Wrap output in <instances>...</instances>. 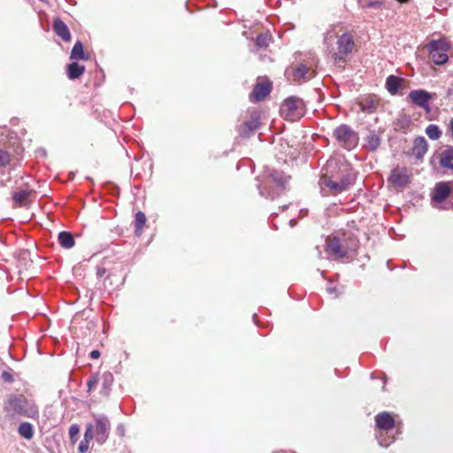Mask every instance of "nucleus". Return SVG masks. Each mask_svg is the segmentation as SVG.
Instances as JSON below:
<instances>
[{
    "label": "nucleus",
    "instance_id": "6ab92c4d",
    "mask_svg": "<svg viewBox=\"0 0 453 453\" xmlns=\"http://www.w3.org/2000/svg\"><path fill=\"white\" fill-rule=\"evenodd\" d=\"M450 188L446 182H439L435 185L433 200L434 202H443L449 195Z\"/></svg>",
    "mask_w": 453,
    "mask_h": 453
},
{
    "label": "nucleus",
    "instance_id": "39448f33",
    "mask_svg": "<svg viewBox=\"0 0 453 453\" xmlns=\"http://www.w3.org/2000/svg\"><path fill=\"white\" fill-rule=\"evenodd\" d=\"M280 111L281 116L286 119L296 121L304 115L305 104L303 99L296 96H291L284 100Z\"/></svg>",
    "mask_w": 453,
    "mask_h": 453
},
{
    "label": "nucleus",
    "instance_id": "a211bd4d",
    "mask_svg": "<svg viewBox=\"0 0 453 453\" xmlns=\"http://www.w3.org/2000/svg\"><path fill=\"white\" fill-rule=\"evenodd\" d=\"M33 195L32 190L23 189L17 192H14L12 195V198L15 205L17 206H27L29 204L31 201V196Z\"/></svg>",
    "mask_w": 453,
    "mask_h": 453
},
{
    "label": "nucleus",
    "instance_id": "aec40b11",
    "mask_svg": "<svg viewBox=\"0 0 453 453\" xmlns=\"http://www.w3.org/2000/svg\"><path fill=\"white\" fill-rule=\"evenodd\" d=\"M113 383V375L110 372H105L99 374V384L101 385L100 393L104 395H108Z\"/></svg>",
    "mask_w": 453,
    "mask_h": 453
},
{
    "label": "nucleus",
    "instance_id": "b1692460",
    "mask_svg": "<svg viewBox=\"0 0 453 453\" xmlns=\"http://www.w3.org/2000/svg\"><path fill=\"white\" fill-rule=\"evenodd\" d=\"M85 72V66L76 62H73L67 65V76L70 80L78 79Z\"/></svg>",
    "mask_w": 453,
    "mask_h": 453
},
{
    "label": "nucleus",
    "instance_id": "a878e982",
    "mask_svg": "<svg viewBox=\"0 0 453 453\" xmlns=\"http://www.w3.org/2000/svg\"><path fill=\"white\" fill-rule=\"evenodd\" d=\"M70 58L73 60H83L86 59L83 45L80 41H77L71 51Z\"/></svg>",
    "mask_w": 453,
    "mask_h": 453
},
{
    "label": "nucleus",
    "instance_id": "e433bc0d",
    "mask_svg": "<svg viewBox=\"0 0 453 453\" xmlns=\"http://www.w3.org/2000/svg\"><path fill=\"white\" fill-rule=\"evenodd\" d=\"M2 379L5 381V382H9V383H12L14 380H13V376L12 374L10 372H7V371H4L3 373H2Z\"/></svg>",
    "mask_w": 453,
    "mask_h": 453
},
{
    "label": "nucleus",
    "instance_id": "4468645a",
    "mask_svg": "<svg viewBox=\"0 0 453 453\" xmlns=\"http://www.w3.org/2000/svg\"><path fill=\"white\" fill-rule=\"evenodd\" d=\"M382 134L383 131L370 130L365 138V147L371 151H375L381 143Z\"/></svg>",
    "mask_w": 453,
    "mask_h": 453
},
{
    "label": "nucleus",
    "instance_id": "79ce46f5",
    "mask_svg": "<svg viewBox=\"0 0 453 453\" xmlns=\"http://www.w3.org/2000/svg\"><path fill=\"white\" fill-rule=\"evenodd\" d=\"M326 291L329 293V294H335V296H337L338 294H337V289L336 288L334 287H327L326 288Z\"/></svg>",
    "mask_w": 453,
    "mask_h": 453
},
{
    "label": "nucleus",
    "instance_id": "2eb2a0df",
    "mask_svg": "<svg viewBox=\"0 0 453 453\" xmlns=\"http://www.w3.org/2000/svg\"><path fill=\"white\" fill-rule=\"evenodd\" d=\"M52 28L56 35L64 42H69L71 40V34L68 27L59 18L54 19Z\"/></svg>",
    "mask_w": 453,
    "mask_h": 453
},
{
    "label": "nucleus",
    "instance_id": "dca6fc26",
    "mask_svg": "<svg viewBox=\"0 0 453 453\" xmlns=\"http://www.w3.org/2000/svg\"><path fill=\"white\" fill-rule=\"evenodd\" d=\"M427 147V142L424 137H417L413 142L412 154L416 158L421 159L426 153Z\"/></svg>",
    "mask_w": 453,
    "mask_h": 453
},
{
    "label": "nucleus",
    "instance_id": "9d476101",
    "mask_svg": "<svg viewBox=\"0 0 453 453\" xmlns=\"http://www.w3.org/2000/svg\"><path fill=\"white\" fill-rule=\"evenodd\" d=\"M388 183L395 187L403 188L410 182V174L406 167L396 166L391 170L388 178Z\"/></svg>",
    "mask_w": 453,
    "mask_h": 453
},
{
    "label": "nucleus",
    "instance_id": "c03bdc74",
    "mask_svg": "<svg viewBox=\"0 0 453 453\" xmlns=\"http://www.w3.org/2000/svg\"><path fill=\"white\" fill-rule=\"evenodd\" d=\"M449 131L451 132V134L453 136V118L449 121Z\"/></svg>",
    "mask_w": 453,
    "mask_h": 453
},
{
    "label": "nucleus",
    "instance_id": "ddd939ff",
    "mask_svg": "<svg viewBox=\"0 0 453 453\" xmlns=\"http://www.w3.org/2000/svg\"><path fill=\"white\" fill-rule=\"evenodd\" d=\"M272 84L270 82L257 83L250 95V101L260 102L264 100L271 92Z\"/></svg>",
    "mask_w": 453,
    "mask_h": 453
},
{
    "label": "nucleus",
    "instance_id": "412c9836",
    "mask_svg": "<svg viewBox=\"0 0 453 453\" xmlns=\"http://www.w3.org/2000/svg\"><path fill=\"white\" fill-rule=\"evenodd\" d=\"M403 79L395 75H389L386 80V88L391 95H395L403 86Z\"/></svg>",
    "mask_w": 453,
    "mask_h": 453
},
{
    "label": "nucleus",
    "instance_id": "393cba45",
    "mask_svg": "<svg viewBox=\"0 0 453 453\" xmlns=\"http://www.w3.org/2000/svg\"><path fill=\"white\" fill-rule=\"evenodd\" d=\"M58 242L65 249H71L74 246V238L70 232L62 231L58 234Z\"/></svg>",
    "mask_w": 453,
    "mask_h": 453
},
{
    "label": "nucleus",
    "instance_id": "f3484780",
    "mask_svg": "<svg viewBox=\"0 0 453 453\" xmlns=\"http://www.w3.org/2000/svg\"><path fill=\"white\" fill-rule=\"evenodd\" d=\"M440 165L453 172V146H447L440 155Z\"/></svg>",
    "mask_w": 453,
    "mask_h": 453
},
{
    "label": "nucleus",
    "instance_id": "ea45409f",
    "mask_svg": "<svg viewBox=\"0 0 453 453\" xmlns=\"http://www.w3.org/2000/svg\"><path fill=\"white\" fill-rule=\"evenodd\" d=\"M364 107L368 109L370 111H372L373 109L375 108V106L373 104V102L372 101H368V100L365 102V105Z\"/></svg>",
    "mask_w": 453,
    "mask_h": 453
},
{
    "label": "nucleus",
    "instance_id": "c85d7f7f",
    "mask_svg": "<svg viewBox=\"0 0 453 453\" xmlns=\"http://www.w3.org/2000/svg\"><path fill=\"white\" fill-rule=\"evenodd\" d=\"M358 4L360 7L363 9L370 8L375 10H379L386 4L384 2H381L380 0H358Z\"/></svg>",
    "mask_w": 453,
    "mask_h": 453
},
{
    "label": "nucleus",
    "instance_id": "c9c22d12",
    "mask_svg": "<svg viewBox=\"0 0 453 453\" xmlns=\"http://www.w3.org/2000/svg\"><path fill=\"white\" fill-rule=\"evenodd\" d=\"M11 161V155L8 151L0 148V167H5Z\"/></svg>",
    "mask_w": 453,
    "mask_h": 453
},
{
    "label": "nucleus",
    "instance_id": "6e6552de",
    "mask_svg": "<svg viewBox=\"0 0 453 453\" xmlns=\"http://www.w3.org/2000/svg\"><path fill=\"white\" fill-rule=\"evenodd\" d=\"M427 49L429 51V57L435 65H441L448 61L449 44L445 39L431 41L427 44Z\"/></svg>",
    "mask_w": 453,
    "mask_h": 453
},
{
    "label": "nucleus",
    "instance_id": "37998d69",
    "mask_svg": "<svg viewBox=\"0 0 453 453\" xmlns=\"http://www.w3.org/2000/svg\"><path fill=\"white\" fill-rule=\"evenodd\" d=\"M105 273V270L104 268H98L97 269V275L99 277H102L104 275V273Z\"/></svg>",
    "mask_w": 453,
    "mask_h": 453
},
{
    "label": "nucleus",
    "instance_id": "c756f323",
    "mask_svg": "<svg viewBox=\"0 0 453 453\" xmlns=\"http://www.w3.org/2000/svg\"><path fill=\"white\" fill-rule=\"evenodd\" d=\"M426 134L431 140H438L442 133L437 125L430 124L426 128Z\"/></svg>",
    "mask_w": 453,
    "mask_h": 453
},
{
    "label": "nucleus",
    "instance_id": "f8f14e48",
    "mask_svg": "<svg viewBox=\"0 0 453 453\" xmlns=\"http://www.w3.org/2000/svg\"><path fill=\"white\" fill-rule=\"evenodd\" d=\"M260 127V113L257 111H253L250 113V119L242 124L239 127L240 134L248 136L250 132L258 129Z\"/></svg>",
    "mask_w": 453,
    "mask_h": 453
},
{
    "label": "nucleus",
    "instance_id": "f257e3e1",
    "mask_svg": "<svg viewBox=\"0 0 453 453\" xmlns=\"http://www.w3.org/2000/svg\"><path fill=\"white\" fill-rule=\"evenodd\" d=\"M4 411L13 417L15 415L35 418L39 410L34 401L21 394H10L4 404Z\"/></svg>",
    "mask_w": 453,
    "mask_h": 453
},
{
    "label": "nucleus",
    "instance_id": "0eeeda50",
    "mask_svg": "<svg viewBox=\"0 0 453 453\" xmlns=\"http://www.w3.org/2000/svg\"><path fill=\"white\" fill-rule=\"evenodd\" d=\"M93 438L96 441L103 445L108 439L111 431V422L107 416L104 414H94Z\"/></svg>",
    "mask_w": 453,
    "mask_h": 453
},
{
    "label": "nucleus",
    "instance_id": "7c9ffc66",
    "mask_svg": "<svg viewBox=\"0 0 453 453\" xmlns=\"http://www.w3.org/2000/svg\"><path fill=\"white\" fill-rule=\"evenodd\" d=\"M355 181V175L351 173H348L345 175H343L341 180H339V185L342 188V191L346 190L349 188V186H351Z\"/></svg>",
    "mask_w": 453,
    "mask_h": 453
},
{
    "label": "nucleus",
    "instance_id": "4c0bfd02",
    "mask_svg": "<svg viewBox=\"0 0 453 453\" xmlns=\"http://www.w3.org/2000/svg\"><path fill=\"white\" fill-rule=\"evenodd\" d=\"M353 234L352 233H342L340 236L342 237V241L344 244L349 243V235Z\"/></svg>",
    "mask_w": 453,
    "mask_h": 453
},
{
    "label": "nucleus",
    "instance_id": "a19ab883",
    "mask_svg": "<svg viewBox=\"0 0 453 453\" xmlns=\"http://www.w3.org/2000/svg\"><path fill=\"white\" fill-rule=\"evenodd\" d=\"M100 357V351L97 349H94L90 352V357L92 359H97Z\"/></svg>",
    "mask_w": 453,
    "mask_h": 453
},
{
    "label": "nucleus",
    "instance_id": "423d86ee",
    "mask_svg": "<svg viewBox=\"0 0 453 453\" xmlns=\"http://www.w3.org/2000/svg\"><path fill=\"white\" fill-rule=\"evenodd\" d=\"M333 135L338 144L348 150L357 146L359 140L358 134L346 124L337 127L334 130Z\"/></svg>",
    "mask_w": 453,
    "mask_h": 453
},
{
    "label": "nucleus",
    "instance_id": "473e14b6",
    "mask_svg": "<svg viewBox=\"0 0 453 453\" xmlns=\"http://www.w3.org/2000/svg\"><path fill=\"white\" fill-rule=\"evenodd\" d=\"M271 41V36L268 34H260L256 38V45L258 48H266Z\"/></svg>",
    "mask_w": 453,
    "mask_h": 453
},
{
    "label": "nucleus",
    "instance_id": "1a4fd4ad",
    "mask_svg": "<svg viewBox=\"0 0 453 453\" xmlns=\"http://www.w3.org/2000/svg\"><path fill=\"white\" fill-rule=\"evenodd\" d=\"M435 96V94L429 93L423 89L411 90L408 98L416 106L424 109L426 111H430V101Z\"/></svg>",
    "mask_w": 453,
    "mask_h": 453
},
{
    "label": "nucleus",
    "instance_id": "72a5a7b5",
    "mask_svg": "<svg viewBox=\"0 0 453 453\" xmlns=\"http://www.w3.org/2000/svg\"><path fill=\"white\" fill-rule=\"evenodd\" d=\"M79 433H80V426H79V425L73 424L69 427V437H70V441L72 443H75L77 441Z\"/></svg>",
    "mask_w": 453,
    "mask_h": 453
},
{
    "label": "nucleus",
    "instance_id": "de8ad7c7",
    "mask_svg": "<svg viewBox=\"0 0 453 453\" xmlns=\"http://www.w3.org/2000/svg\"><path fill=\"white\" fill-rule=\"evenodd\" d=\"M381 2H384L386 4L387 0H380Z\"/></svg>",
    "mask_w": 453,
    "mask_h": 453
},
{
    "label": "nucleus",
    "instance_id": "4be33fe9",
    "mask_svg": "<svg viewBox=\"0 0 453 453\" xmlns=\"http://www.w3.org/2000/svg\"><path fill=\"white\" fill-rule=\"evenodd\" d=\"M93 439V426L91 424L86 425V431L83 439L78 447V453H86L89 448V442Z\"/></svg>",
    "mask_w": 453,
    "mask_h": 453
},
{
    "label": "nucleus",
    "instance_id": "2f4dec72",
    "mask_svg": "<svg viewBox=\"0 0 453 453\" xmlns=\"http://www.w3.org/2000/svg\"><path fill=\"white\" fill-rule=\"evenodd\" d=\"M320 185L323 186V187L329 188L331 190H334L335 193L342 192V188H341V187L339 185V181L333 180H331L329 178H323V179H321Z\"/></svg>",
    "mask_w": 453,
    "mask_h": 453
},
{
    "label": "nucleus",
    "instance_id": "cd10ccee",
    "mask_svg": "<svg viewBox=\"0 0 453 453\" xmlns=\"http://www.w3.org/2000/svg\"><path fill=\"white\" fill-rule=\"evenodd\" d=\"M146 223V216L143 212L142 211H138L136 214H135V218H134V227H135V234L140 236L142 234V228L144 226Z\"/></svg>",
    "mask_w": 453,
    "mask_h": 453
},
{
    "label": "nucleus",
    "instance_id": "9b49d317",
    "mask_svg": "<svg viewBox=\"0 0 453 453\" xmlns=\"http://www.w3.org/2000/svg\"><path fill=\"white\" fill-rule=\"evenodd\" d=\"M338 52H334L333 57L335 60H341L344 55L350 53L354 47V39L351 35L344 33L337 39Z\"/></svg>",
    "mask_w": 453,
    "mask_h": 453
},
{
    "label": "nucleus",
    "instance_id": "5701e85b",
    "mask_svg": "<svg viewBox=\"0 0 453 453\" xmlns=\"http://www.w3.org/2000/svg\"><path fill=\"white\" fill-rule=\"evenodd\" d=\"M293 75L296 81H308L313 77V72H310L306 65L301 64L293 69Z\"/></svg>",
    "mask_w": 453,
    "mask_h": 453
},
{
    "label": "nucleus",
    "instance_id": "58836bf2",
    "mask_svg": "<svg viewBox=\"0 0 453 453\" xmlns=\"http://www.w3.org/2000/svg\"><path fill=\"white\" fill-rule=\"evenodd\" d=\"M334 34H331V33L326 34V35L325 37V43L326 45H328L331 42V41L334 40Z\"/></svg>",
    "mask_w": 453,
    "mask_h": 453
},
{
    "label": "nucleus",
    "instance_id": "f03ea898",
    "mask_svg": "<svg viewBox=\"0 0 453 453\" xmlns=\"http://www.w3.org/2000/svg\"><path fill=\"white\" fill-rule=\"evenodd\" d=\"M288 177L281 171L273 170L266 178L265 183L258 187L262 196L274 199L284 190Z\"/></svg>",
    "mask_w": 453,
    "mask_h": 453
},
{
    "label": "nucleus",
    "instance_id": "a18cd8bd",
    "mask_svg": "<svg viewBox=\"0 0 453 453\" xmlns=\"http://www.w3.org/2000/svg\"><path fill=\"white\" fill-rule=\"evenodd\" d=\"M289 224H290L291 226H294L295 224H296V220L295 219L289 220Z\"/></svg>",
    "mask_w": 453,
    "mask_h": 453
},
{
    "label": "nucleus",
    "instance_id": "20e7f679",
    "mask_svg": "<svg viewBox=\"0 0 453 453\" xmlns=\"http://www.w3.org/2000/svg\"><path fill=\"white\" fill-rule=\"evenodd\" d=\"M375 422L380 432L377 435L378 442L382 447L389 446L394 441V437L388 436V432L395 426L393 416L388 412H381L376 415Z\"/></svg>",
    "mask_w": 453,
    "mask_h": 453
},
{
    "label": "nucleus",
    "instance_id": "f704fd0d",
    "mask_svg": "<svg viewBox=\"0 0 453 453\" xmlns=\"http://www.w3.org/2000/svg\"><path fill=\"white\" fill-rule=\"evenodd\" d=\"M99 384V373L92 374L87 381L88 391L90 392L95 389L96 386Z\"/></svg>",
    "mask_w": 453,
    "mask_h": 453
},
{
    "label": "nucleus",
    "instance_id": "49530a36",
    "mask_svg": "<svg viewBox=\"0 0 453 453\" xmlns=\"http://www.w3.org/2000/svg\"><path fill=\"white\" fill-rule=\"evenodd\" d=\"M399 3H406L408 0H397Z\"/></svg>",
    "mask_w": 453,
    "mask_h": 453
},
{
    "label": "nucleus",
    "instance_id": "bb28decb",
    "mask_svg": "<svg viewBox=\"0 0 453 453\" xmlns=\"http://www.w3.org/2000/svg\"><path fill=\"white\" fill-rule=\"evenodd\" d=\"M18 432L20 436L27 440H30L34 436L33 426L28 422H23L19 426Z\"/></svg>",
    "mask_w": 453,
    "mask_h": 453
},
{
    "label": "nucleus",
    "instance_id": "7ed1b4c3",
    "mask_svg": "<svg viewBox=\"0 0 453 453\" xmlns=\"http://www.w3.org/2000/svg\"><path fill=\"white\" fill-rule=\"evenodd\" d=\"M349 243L344 244L342 241L340 234L329 237L326 240V251L336 258H343L349 257L350 252L357 250L358 247V240L354 234L349 235Z\"/></svg>",
    "mask_w": 453,
    "mask_h": 453
}]
</instances>
